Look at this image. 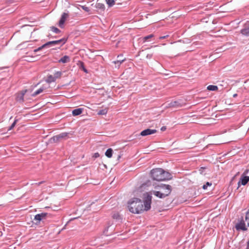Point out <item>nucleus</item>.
<instances>
[{"mask_svg": "<svg viewBox=\"0 0 249 249\" xmlns=\"http://www.w3.org/2000/svg\"><path fill=\"white\" fill-rule=\"evenodd\" d=\"M152 196L149 193L143 194V201L140 198L133 197L128 202L129 211L133 213L140 214L143 211H147L151 209Z\"/></svg>", "mask_w": 249, "mask_h": 249, "instance_id": "1", "label": "nucleus"}, {"mask_svg": "<svg viewBox=\"0 0 249 249\" xmlns=\"http://www.w3.org/2000/svg\"><path fill=\"white\" fill-rule=\"evenodd\" d=\"M172 190V187L171 185L160 183L154 186V190L146 193H149L151 196L154 195L158 198L163 199L170 195Z\"/></svg>", "mask_w": 249, "mask_h": 249, "instance_id": "2", "label": "nucleus"}, {"mask_svg": "<svg viewBox=\"0 0 249 249\" xmlns=\"http://www.w3.org/2000/svg\"><path fill=\"white\" fill-rule=\"evenodd\" d=\"M150 174L152 178L154 180L157 181H162L164 180L163 175L164 170L161 168H155L153 169Z\"/></svg>", "mask_w": 249, "mask_h": 249, "instance_id": "3", "label": "nucleus"}, {"mask_svg": "<svg viewBox=\"0 0 249 249\" xmlns=\"http://www.w3.org/2000/svg\"><path fill=\"white\" fill-rule=\"evenodd\" d=\"M70 134L69 132H62L52 137L50 141L51 142H58L62 140H66L70 138Z\"/></svg>", "mask_w": 249, "mask_h": 249, "instance_id": "4", "label": "nucleus"}, {"mask_svg": "<svg viewBox=\"0 0 249 249\" xmlns=\"http://www.w3.org/2000/svg\"><path fill=\"white\" fill-rule=\"evenodd\" d=\"M186 102L182 99H178L176 101H172L166 104L165 107L167 108H179L185 106Z\"/></svg>", "mask_w": 249, "mask_h": 249, "instance_id": "5", "label": "nucleus"}, {"mask_svg": "<svg viewBox=\"0 0 249 249\" xmlns=\"http://www.w3.org/2000/svg\"><path fill=\"white\" fill-rule=\"evenodd\" d=\"M67 40V39L64 37L59 40L48 41L45 43V45L46 48H50L59 44L60 47H61L66 43Z\"/></svg>", "mask_w": 249, "mask_h": 249, "instance_id": "6", "label": "nucleus"}, {"mask_svg": "<svg viewBox=\"0 0 249 249\" xmlns=\"http://www.w3.org/2000/svg\"><path fill=\"white\" fill-rule=\"evenodd\" d=\"M249 170H247L246 171V173H244L241 177L240 180L238 182V187L241 185H246L248 182L249 181V176H247L245 175L246 174H247L249 172Z\"/></svg>", "mask_w": 249, "mask_h": 249, "instance_id": "7", "label": "nucleus"}, {"mask_svg": "<svg viewBox=\"0 0 249 249\" xmlns=\"http://www.w3.org/2000/svg\"><path fill=\"white\" fill-rule=\"evenodd\" d=\"M240 33L246 36H249V21H247L243 25Z\"/></svg>", "mask_w": 249, "mask_h": 249, "instance_id": "8", "label": "nucleus"}, {"mask_svg": "<svg viewBox=\"0 0 249 249\" xmlns=\"http://www.w3.org/2000/svg\"><path fill=\"white\" fill-rule=\"evenodd\" d=\"M247 223L245 222V220L242 219L239 223H237L235 227L237 230H242L243 231H247V228H246Z\"/></svg>", "mask_w": 249, "mask_h": 249, "instance_id": "9", "label": "nucleus"}, {"mask_svg": "<svg viewBox=\"0 0 249 249\" xmlns=\"http://www.w3.org/2000/svg\"><path fill=\"white\" fill-rule=\"evenodd\" d=\"M157 132L156 129L147 128L141 131L140 135L142 136H146L155 133Z\"/></svg>", "mask_w": 249, "mask_h": 249, "instance_id": "10", "label": "nucleus"}, {"mask_svg": "<svg viewBox=\"0 0 249 249\" xmlns=\"http://www.w3.org/2000/svg\"><path fill=\"white\" fill-rule=\"evenodd\" d=\"M68 17V14L67 13H63L62 14L61 18L59 21V26L60 28H64V23Z\"/></svg>", "mask_w": 249, "mask_h": 249, "instance_id": "11", "label": "nucleus"}, {"mask_svg": "<svg viewBox=\"0 0 249 249\" xmlns=\"http://www.w3.org/2000/svg\"><path fill=\"white\" fill-rule=\"evenodd\" d=\"M47 214L48 213H38L35 216L34 220L37 221L38 223H39L42 219L46 217Z\"/></svg>", "mask_w": 249, "mask_h": 249, "instance_id": "12", "label": "nucleus"}, {"mask_svg": "<svg viewBox=\"0 0 249 249\" xmlns=\"http://www.w3.org/2000/svg\"><path fill=\"white\" fill-rule=\"evenodd\" d=\"M114 227H112V225L107 227L103 231V233L106 236L111 235L113 232Z\"/></svg>", "mask_w": 249, "mask_h": 249, "instance_id": "13", "label": "nucleus"}, {"mask_svg": "<svg viewBox=\"0 0 249 249\" xmlns=\"http://www.w3.org/2000/svg\"><path fill=\"white\" fill-rule=\"evenodd\" d=\"M95 7L99 10V13H102L105 11V5L104 4L100 3V2H97L95 4Z\"/></svg>", "mask_w": 249, "mask_h": 249, "instance_id": "14", "label": "nucleus"}, {"mask_svg": "<svg viewBox=\"0 0 249 249\" xmlns=\"http://www.w3.org/2000/svg\"><path fill=\"white\" fill-rule=\"evenodd\" d=\"M83 111V108H76L72 111V114L73 116H78L82 114Z\"/></svg>", "mask_w": 249, "mask_h": 249, "instance_id": "15", "label": "nucleus"}, {"mask_svg": "<svg viewBox=\"0 0 249 249\" xmlns=\"http://www.w3.org/2000/svg\"><path fill=\"white\" fill-rule=\"evenodd\" d=\"M70 61V57L68 55H64L58 60V62L62 63H66L69 62Z\"/></svg>", "mask_w": 249, "mask_h": 249, "instance_id": "16", "label": "nucleus"}, {"mask_svg": "<svg viewBox=\"0 0 249 249\" xmlns=\"http://www.w3.org/2000/svg\"><path fill=\"white\" fill-rule=\"evenodd\" d=\"M56 79H55L54 76H53L52 75H49L47 77V78L46 79L45 81L46 83L48 84H50L53 82H55Z\"/></svg>", "mask_w": 249, "mask_h": 249, "instance_id": "17", "label": "nucleus"}, {"mask_svg": "<svg viewBox=\"0 0 249 249\" xmlns=\"http://www.w3.org/2000/svg\"><path fill=\"white\" fill-rule=\"evenodd\" d=\"M163 175V178H164V180H170V179H171L173 178L172 174H171L169 172H165L164 170V175Z\"/></svg>", "mask_w": 249, "mask_h": 249, "instance_id": "18", "label": "nucleus"}, {"mask_svg": "<svg viewBox=\"0 0 249 249\" xmlns=\"http://www.w3.org/2000/svg\"><path fill=\"white\" fill-rule=\"evenodd\" d=\"M112 217L114 219L116 220L118 222H121L122 219L121 217V215L118 213H114Z\"/></svg>", "mask_w": 249, "mask_h": 249, "instance_id": "19", "label": "nucleus"}, {"mask_svg": "<svg viewBox=\"0 0 249 249\" xmlns=\"http://www.w3.org/2000/svg\"><path fill=\"white\" fill-rule=\"evenodd\" d=\"M112 154H113V150L111 148L107 149L105 152L106 156L108 158H110L112 157Z\"/></svg>", "mask_w": 249, "mask_h": 249, "instance_id": "20", "label": "nucleus"}, {"mask_svg": "<svg viewBox=\"0 0 249 249\" xmlns=\"http://www.w3.org/2000/svg\"><path fill=\"white\" fill-rule=\"evenodd\" d=\"M44 89V88H43V87H41L40 88H39V89H38L37 90H36V91H35L32 94V96L33 97H35L37 95L40 94V93H41Z\"/></svg>", "mask_w": 249, "mask_h": 249, "instance_id": "21", "label": "nucleus"}, {"mask_svg": "<svg viewBox=\"0 0 249 249\" xmlns=\"http://www.w3.org/2000/svg\"><path fill=\"white\" fill-rule=\"evenodd\" d=\"M105 1L108 5V7H112L115 3L114 0H105Z\"/></svg>", "mask_w": 249, "mask_h": 249, "instance_id": "22", "label": "nucleus"}, {"mask_svg": "<svg viewBox=\"0 0 249 249\" xmlns=\"http://www.w3.org/2000/svg\"><path fill=\"white\" fill-rule=\"evenodd\" d=\"M207 89L208 90H209L210 91H215V90H217L218 87L216 86L211 85H209L207 87Z\"/></svg>", "mask_w": 249, "mask_h": 249, "instance_id": "23", "label": "nucleus"}, {"mask_svg": "<svg viewBox=\"0 0 249 249\" xmlns=\"http://www.w3.org/2000/svg\"><path fill=\"white\" fill-rule=\"evenodd\" d=\"M124 59H119L116 61H114L113 62L116 65V67H119L120 65L122 63V62L124 61Z\"/></svg>", "mask_w": 249, "mask_h": 249, "instance_id": "24", "label": "nucleus"}, {"mask_svg": "<svg viewBox=\"0 0 249 249\" xmlns=\"http://www.w3.org/2000/svg\"><path fill=\"white\" fill-rule=\"evenodd\" d=\"M51 30L55 34H59L61 33V31L58 28L54 26L51 27Z\"/></svg>", "mask_w": 249, "mask_h": 249, "instance_id": "25", "label": "nucleus"}, {"mask_svg": "<svg viewBox=\"0 0 249 249\" xmlns=\"http://www.w3.org/2000/svg\"><path fill=\"white\" fill-rule=\"evenodd\" d=\"M245 222L247 223V226L249 227V209L246 212V213Z\"/></svg>", "mask_w": 249, "mask_h": 249, "instance_id": "26", "label": "nucleus"}, {"mask_svg": "<svg viewBox=\"0 0 249 249\" xmlns=\"http://www.w3.org/2000/svg\"><path fill=\"white\" fill-rule=\"evenodd\" d=\"M107 113V108H104L101 110H100L98 112V114L99 115H106Z\"/></svg>", "mask_w": 249, "mask_h": 249, "instance_id": "27", "label": "nucleus"}, {"mask_svg": "<svg viewBox=\"0 0 249 249\" xmlns=\"http://www.w3.org/2000/svg\"><path fill=\"white\" fill-rule=\"evenodd\" d=\"M62 74V72L61 71H57L55 72L54 74V77L55 79L57 78H60Z\"/></svg>", "mask_w": 249, "mask_h": 249, "instance_id": "28", "label": "nucleus"}, {"mask_svg": "<svg viewBox=\"0 0 249 249\" xmlns=\"http://www.w3.org/2000/svg\"><path fill=\"white\" fill-rule=\"evenodd\" d=\"M18 119H15L14 122L12 124L11 126L8 128V131L12 130L15 126L16 123L18 122Z\"/></svg>", "mask_w": 249, "mask_h": 249, "instance_id": "29", "label": "nucleus"}, {"mask_svg": "<svg viewBox=\"0 0 249 249\" xmlns=\"http://www.w3.org/2000/svg\"><path fill=\"white\" fill-rule=\"evenodd\" d=\"M45 48H46V46H45V44H44L43 45H42V46H41L40 47H38V48H36V49H35V50H34V52L35 53H36V52H38V51H39L41 50L42 49Z\"/></svg>", "mask_w": 249, "mask_h": 249, "instance_id": "30", "label": "nucleus"}, {"mask_svg": "<svg viewBox=\"0 0 249 249\" xmlns=\"http://www.w3.org/2000/svg\"><path fill=\"white\" fill-rule=\"evenodd\" d=\"M212 185V183L209 182H207L205 184H204L202 186V188L204 190H206L208 187L211 186Z\"/></svg>", "mask_w": 249, "mask_h": 249, "instance_id": "31", "label": "nucleus"}, {"mask_svg": "<svg viewBox=\"0 0 249 249\" xmlns=\"http://www.w3.org/2000/svg\"><path fill=\"white\" fill-rule=\"evenodd\" d=\"M153 36V35L152 34H151V35H149L147 36H145L143 38V39L145 40V41H146L147 39L152 37Z\"/></svg>", "mask_w": 249, "mask_h": 249, "instance_id": "32", "label": "nucleus"}, {"mask_svg": "<svg viewBox=\"0 0 249 249\" xmlns=\"http://www.w3.org/2000/svg\"><path fill=\"white\" fill-rule=\"evenodd\" d=\"M26 92H27L26 89L23 90L21 91V101H23V96L25 95V94L26 93Z\"/></svg>", "mask_w": 249, "mask_h": 249, "instance_id": "33", "label": "nucleus"}, {"mask_svg": "<svg viewBox=\"0 0 249 249\" xmlns=\"http://www.w3.org/2000/svg\"><path fill=\"white\" fill-rule=\"evenodd\" d=\"M82 8L83 10H84L86 12H89V8L86 6H82Z\"/></svg>", "mask_w": 249, "mask_h": 249, "instance_id": "34", "label": "nucleus"}, {"mask_svg": "<svg viewBox=\"0 0 249 249\" xmlns=\"http://www.w3.org/2000/svg\"><path fill=\"white\" fill-rule=\"evenodd\" d=\"M81 67L82 68V69H83V71L85 72H86V73H88V70L84 67L83 63H81Z\"/></svg>", "mask_w": 249, "mask_h": 249, "instance_id": "35", "label": "nucleus"}, {"mask_svg": "<svg viewBox=\"0 0 249 249\" xmlns=\"http://www.w3.org/2000/svg\"><path fill=\"white\" fill-rule=\"evenodd\" d=\"M100 156L98 152L95 153L93 155V158L96 159Z\"/></svg>", "mask_w": 249, "mask_h": 249, "instance_id": "36", "label": "nucleus"}, {"mask_svg": "<svg viewBox=\"0 0 249 249\" xmlns=\"http://www.w3.org/2000/svg\"><path fill=\"white\" fill-rule=\"evenodd\" d=\"M205 169H206L205 167H200V169L199 170L200 174H202L203 172V170H205Z\"/></svg>", "mask_w": 249, "mask_h": 249, "instance_id": "37", "label": "nucleus"}, {"mask_svg": "<svg viewBox=\"0 0 249 249\" xmlns=\"http://www.w3.org/2000/svg\"><path fill=\"white\" fill-rule=\"evenodd\" d=\"M152 57H153L152 54H147L146 56V58L149 59L152 58Z\"/></svg>", "mask_w": 249, "mask_h": 249, "instance_id": "38", "label": "nucleus"}, {"mask_svg": "<svg viewBox=\"0 0 249 249\" xmlns=\"http://www.w3.org/2000/svg\"><path fill=\"white\" fill-rule=\"evenodd\" d=\"M167 36H168V35H167V36H160V37H159V38H160V39H164V38H166V37H167Z\"/></svg>", "mask_w": 249, "mask_h": 249, "instance_id": "39", "label": "nucleus"}, {"mask_svg": "<svg viewBox=\"0 0 249 249\" xmlns=\"http://www.w3.org/2000/svg\"><path fill=\"white\" fill-rule=\"evenodd\" d=\"M166 129V127L164 126L161 127L160 130L162 131L165 130Z\"/></svg>", "mask_w": 249, "mask_h": 249, "instance_id": "40", "label": "nucleus"}, {"mask_svg": "<svg viewBox=\"0 0 249 249\" xmlns=\"http://www.w3.org/2000/svg\"><path fill=\"white\" fill-rule=\"evenodd\" d=\"M237 96V94L235 93V94H233V97H236Z\"/></svg>", "mask_w": 249, "mask_h": 249, "instance_id": "41", "label": "nucleus"}, {"mask_svg": "<svg viewBox=\"0 0 249 249\" xmlns=\"http://www.w3.org/2000/svg\"><path fill=\"white\" fill-rule=\"evenodd\" d=\"M41 183H42V182H39V183H38V185H40V184H41Z\"/></svg>", "mask_w": 249, "mask_h": 249, "instance_id": "42", "label": "nucleus"}, {"mask_svg": "<svg viewBox=\"0 0 249 249\" xmlns=\"http://www.w3.org/2000/svg\"><path fill=\"white\" fill-rule=\"evenodd\" d=\"M19 100H21V96L20 97V99H19Z\"/></svg>", "mask_w": 249, "mask_h": 249, "instance_id": "43", "label": "nucleus"}, {"mask_svg": "<svg viewBox=\"0 0 249 249\" xmlns=\"http://www.w3.org/2000/svg\"><path fill=\"white\" fill-rule=\"evenodd\" d=\"M121 56V55H118V58H119V57H120Z\"/></svg>", "mask_w": 249, "mask_h": 249, "instance_id": "44", "label": "nucleus"}, {"mask_svg": "<svg viewBox=\"0 0 249 249\" xmlns=\"http://www.w3.org/2000/svg\"><path fill=\"white\" fill-rule=\"evenodd\" d=\"M120 157H121V156H118V158H120Z\"/></svg>", "mask_w": 249, "mask_h": 249, "instance_id": "45", "label": "nucleus"}]
</instances>
